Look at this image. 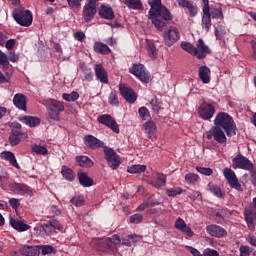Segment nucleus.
Instances as JSON below:
<instances>
[{"label": "nucleus", "instance_id": "1", "mask_svg": "<svg viewBox=\"0 0 256 256\" xmlns=\"http://www.w3.org/2000/svg\"><path fill=\"white\" fill-rule=\"evenodd\" d=\"M149 5L151 7L148 12L149 20L154 24L157 31H163L169 21H173V14H171L167 7L161 4V0H150Z\"/></svg>", "mask_w": 256, "mask_h": 256}, {"label": "nucleus", "instance_id": "2", "mask_svg": "<svg viewBox=\"0 0 256 256\" xmlns=\"http://www.w3.org/2000/svg\"><path fill=\"white\" fill-rule=\"evenodd\" d=\"M214 126L223 129L227 137H235L237 135V124L233 117L226 112H219L214 119Z\"/></svg>", "mask_w": 256, "mask_h": 256}, {"label": "nucleus", "instance_id": "3", "mask_svg": "<svg viewBox=\"0 0 256 256\" xmlns=\"http://www.w3.org/2000/svg\"><path fill=\"white\" fill-rule=\"evenodd\" d=\"M14 21L21 27H31L33 24V13L25 8H16L12 12Z\"/></svg>", "mask_w": 256, "mask_h": 256}, {"label": "nucleus", "instance_id": "4", "mask_svg": "<svg viewBox=\"0 0 256 256\" xmlns=\"http://www.w3.org/2000/svg\"><path fill=\"white\" fill-rule=\"evenodd\" d=\"M22 126L20 123H15L10 131L8 142L11 147H17L23 139H27V133L21 131Z\"/></svg>", "mask_w": 256, "mask_h": 256}, {"label": "nucleus", "instance_id": "5", "mask_svg": "<svg viewBox=\"0 0 256 256\" xmlns=\"http://www.w3.org/2000/svg\"><path fill=\"white\" fill-rule=\"evenodd\" d=\"M103 153L104 159H106L108 166L113 170L119 169V166L121 165V158L117 152H115V150L112 148L105 146Z\"/></svg>", "mask_w": 256, "mask_h": 256}, {"label": "nucleus", "instance_id": "6", "mask_svg": "<svg viewBox=\"0 0 256 256\" xmlns=\"http://www.w3.org/2000/svg\"><path fill=\"white\" fill-rule=\"evenodd\" d=\"M206 139H214V141L220 145H225L227 143V136L225 135V131H223V128L215 125L212 126L208 132H206Z\"/></svg>", "mask_w": 256, "mask_h": 256}, {"label": "nucleus", "instance_id": "7", "mask_svg": "<svg viewBox=\"0 0 256 256\" xmlns=\"http://www.w3.org/2000/svg\"><path fill=\"white\" fill-rule=\"evenodd\" d=\"M215 105L217 103H207L204 102L198 107V115L201 119L204 121H209V119H213V116L215 115Z\"/></svg>", "mask_w": 256, "mask_h": 256}, {"label": "nucleus", "instance_id": "8", "mask_svg": "<svg viewBox=\"0 0 256 256\" xmlns=\"http://www.w3.org/2000/svg\"><path fill=\"white\" fill-rule=\"evenodd\" d=\"M255 164L249 160V158L243 156L242 154H238L236 157L232 159V167L233 169H242L243 171H249L253 169Z\"/></svg>", "mask_w": 256, "mask_h": 256}, {"label": "nucleus", "instance_id": "9", "mask_svg": "<svg viewBox=\"0 0 256 256\" xmlns=\"http://www.w3.org/2000/svg\"><path fill=\"white\" fill-rule=\"evenodd\" d=\"M49 115L54 121H59V115L65 111V106L63 102L57 101L55 99L49 100Z\"/></svg>", "mask_w": 256, "mask_h": 256}, {"label": "nucleus", "instance_id": "10", "mask_svg": "<svg viewBox=\"0 0 256 256\" xmlns=\"http://www.w3.org/2000/svg\"><path fill=\"white\" fill-rule=\"evenodd\" d=\"M163 39L167 47H173L175 42L180 39L179 29L175 26H170L166 31H164Z\"/></svg>", "mask_w": 256, "mask_h": 256}, {"label": "nucleus", "instance_id": "11", "mask_svg": "<svg viewBox=\"0 0 256 256\" xmlns=\"http://www.w3.org/2000/svg\"><path fill=\"white\" fill-rule=\"evenodd\" d=\"M130 73L135 75L142 83H149L151 79L149 72H147L143 64H134L132 69H130Z\"/></svg>", "mask_w": 256, "mask_h": 256}, {"label": "nucleus", "instance_id": "12", "mask_svg": "<svg viewBox=\"0 0 256 256\" xmlns=\"http://www.w3.org/2000/svg\"><path fill=\"white\" fill-rule=\"evenodd\" d=\"M223 173L231 189H236V191H243V186H241V183H239V179L237 178L235 171H233L231 168H225Z\"/></svg>", "mask_w": 256, "mask_h": 256}, {"label": "nucleus", "instance_id": "13", "mask_svg": "<svg viewBox=\"0 0 256 256\" xmlns=\"http://www.w3.org/2000/svg\"><path fill=\"white\" fill-rule=\"evenodd\" d=\"M97 121L101 125H105L109 129H111V131H113L114 133H119L120 131L119 124H117V121H115L113 116L110 114H102L98 116Z\"/></svg>", "mask_w": 256, "mask_h": 256}, {"label": "nucleus", "instance_id": "14", "mask_svg": "<svg viewBox=\"0 0 256 256\" xmlns=\"http://www.w3.org/2000/svg\"><path fill=\"white\" fill-rule=\"evenodd\" d=\"M119 91L123 99L130 105H133L137 101V93L131 87L126 84H119Z\"/></svg>", "mask_w": 256, "mask_h": 256}, {"label": "nucleus", "instance_id": "15", "mask_svg": "<svg viewBox=\"0 0 256 256\" xmlns=\"http://www.w3.org/2000/svg\"><path fill=\"white\" fill-rule=\"evenodd\" d=\"M84 141V145L88 148V149H92V151H95V149H100L101 147L105 148V143L101 140H99V138L88 134L85 135L83 138Z\"/></svg>", "mask_w": 256, "mask_h": 256}, {"label": "nucleus", "instance_id": "16", "mask_svg": "<svg viewBox=\"0 0 256 256\" xmlns=\"http://www.w3.org/2000/svg\"><path fill=\"white\" fill-rule=\"evenodd\" d=\"M95 15H97V7H95V3L89 1L83 7L82 17L86 23H91L95 19Z\"/></svg>", "mask_w": 256, "mask_h": 256}, {"label": "nucleus", "instance_id": "17", "mask_svg": "<svg viewBox=\"0 0 256 256\" xmlns=\"http://www.w3.org/2000/svg\"><path fill=\"white\" fill-rule=\"evenodd\" d=\"M208 55H211V48L205 44V41L203 39H198L196 44V53L195 57L199 60L205 59Z\"/></svg>", "mask_w": 256, "mask_h": 256}, {"label": "nucleus", "instance_id": "18", "mask_svg": "<svg viewBox=\"0 0 256 256\" xmlns=\"http://www.w3.org/2000/svg\"><path fill=\"white\" fill-rule=\"evenodd\" d=\"M94 73L97 81L102 83L103 85H108L109 83V74H107V70L101 64L94 65Z\"/></svg>", "mask_w": 256, "mask_h": 256}, {"label": "nucleus", "instance_id": "19", "mask_svg": "<svg viewBox=\"0 0 256 256\" xmlns=\"http://www.w3.org/2000/svg\"><path fill=\"white\" fill-rule=\"evenodd\" d=\"M9 187L13 193H17L18 195H33L31 187H29L27 184L13 182L9 184Z\"/></svg>", "mask_w": 256, "mask_h": 256}, {"label": "nucleus", "instance_id": "20", "mask_svg": "<svg viewBox=\"0 0 256 256\" xmlns=\"http://www.w3.org/2000/svg\"><path fill=\"white\" fill-rule=\"evenodd\" d=\"M41 229L46 235H53L55 231H63V225L58 220H50L47 224L41 226Z\"/></svg>", "mask_w": 256, "mask_h": 256}, {"label": "nucleus", "instance_id": "21", "mask_svg": "<svg viewBox=\"0 0 256 256\" xmlns=\"http://www.w3.org/2000/svg\"><path fill=\"white\" fill-rule=\"evenodd\" d=\"M206 231L211 237H217L218 239L227 236V230L216 224L208 225Z\"/></svg>", "mask_w": 256, "mask_h": 256}, {"label": "nucleus", "instance_id": "22", "mask_svg": "<svg viewBox=\"0 0 256 256\" xmlns=\"http://www.w3.org/2000/svg\"><path fill=\"white\" fill-rule=\"evenodd\" d=\"M179 7H183L188 9L190 17H196L197 13H199V8L195 3L189 0H177Z\"/></svg>", "mask_w": 256, "mask_h": 256}, {"label": "nucleus", "instance_id": "23", "mask_svg": "<svg viewBox=\"0 0 256 256\" xmlns=\"http://www.w3.org/2000/svg\"><path fill=\"white\" fill-rule=\"evenodd\" d=\"M13 103L17 109H20V111H27V96H25L24 94H15L13 98Z\"/></svg>", "mask_w": 256, "mask_h": 256}, {"label": "nucleus", "instance_id": "24", "mask_svg": "<svg viewBox=\"0 0 256 256\" xmlns=\"http://www.w3.org/2000/svg\"><path fill=\"white\" fill-rule=\"evenodd\" d=\"M175 228L178 229V231H182V233H185L188 237H193L195 233L191 229V227L187 226V223H185V220L182 218H177L175 221Z\"/></svg>", "mask_w": 256, "mask_h": 256}, {"label": "nucleus", "instance_id": "25", "mask_svg": "<svg viewBox=\"0 0 256 256\" xmlns=\"http://www.w3.org/2000/svg\"><path fill=\"white\" fill-rule=\"evenodd\" d=\"M21 255L25 256H39L41 255V247L24 245L19 249Z\"/></svg>", "mask_w": 256, "mask_h": 256}, {"label": "nucleus", "instance_id": "26", "mask_svg": "<svg viewBox=\"0 0 256 256\" xmlns=\"http://www.w3.org/2000/svg\"><path fill=\"white\" fill-rule=\"evenodd\" d=\"M245 221L248 225L250 231H255V220H256V212L253 209H245L244 211Z\"/></svg>", "mask_w": 256, "mask_h": 256}, {"label": "nucleus", "instance_id": "27", "mask_svg": "<svg viewBox=\"0 0 256 256\" xmlns=\"http://www.w3.org/2000/svg\"><path fill=\"white\" fill-rule=\"evenodd\" d=\"M202 28L205 29L206 32L211 30V8H202Z\"/></svg>", "mask_w": 256, "mask_h": 256}, {"label": "nucleus", "instance_id": "28", "mask_svg": "<svg viewBox=\"0 0 256 256\" xmlns=\"http://www.w3.org/2000/svg\"><path fill=\"white\" fill-rule=\"evenodd\" d=\"M98 13L102 19H107L108 21L115 19V12L111 6L101 5Z\"/></svg>", "mask_w": 256, "mask_h": 256}, {"label": "nucleus", "instance_id": "29", "mask_svg": "<svg viewBox=\"0 0 256 256\" xmlns=\"http://www.w3.org/2000/svg\"><path fill=\"white\" fill-rule=\"evenodd\" d=\"M10 225L13 229L19 232L29 231V229H31L29 224L15 218H10Z\"/></svg>", "mask_w": 256, "mask_h": 256}, {"label": "nucleus", "instance_id": "30", "mask_svg": "<svg viewBox=\"0 0 256 256\" xmlns=\"http://www.w3.org/2000/svg\"><path fill=\"white\" fill-rule=\"evenodd\" d=\"M19 121L28 127H38V125H41V119L35 116H21Z\"/></svg>", "mask_w": 256, "mask_h": 256}, {"label": "nucleus", "instance_id": "31", "mask_svg": "<svg viewBox=\"0 0 256 256\" xmlns=\"http://www.w3.org/2000/svg\"><path fill=\"white\" fill-rule=\"evenodd\" d=\"M77 178L82 187H93V179L87 175V172H78Z\"/></svg>", "mask_w": 256, "mask_h": 256}, {"label": "nucleus", "instance_id": "32", "mask_svg": "<svg viewBox=\"0 0 256 256\" xmlns=\"http://www.w3.org/2000/svg\"><path fill=\"white\" fill-rule=\"evenodd\" d=\"M75 161L79 167H85L86 169H89L95 165V162H93V160H91V158L88 156H76Z\"/></svg>", "mask_w": 256, "mask_h": 256}, {"label": "nucleus", "instance_id": "33", "mask_svg": "<svg viewBox=\"0 0 256 256\" xmlns=\"http://www.w3.org/2000/svg\"><path fill=\"white\" fill-rule=\"evenodd\" d=\"M199 78L201 79L202 83H211V69L207 66H201L199 68Z\"/></svg>", "mask_w": 256, "mask_h": 256}, {"label": "nucleus", "instance_id": "34", "mask_svg": "<svg viewBox=\"0 0 256 256\" xmlns=\"http://www.w3.org/2000/svg\"><path fill=\"white\" fill-rule=\"evenodd\" d=\"M1 157L10 163L12 167L19 169V163H17V158H15V154L11 151H4L1 153Z\"/></svg>", "mask_w": 256, "mask_h": 256}, {"label": "nucleus", "instance_id": "35", "mask_svg": "<svg viewBox=\"0 0 256 256\" xmlns=\"http://www.w3.org/2000/svg\"><path fill=\"white\" fill-rule=\"evenodd\" d=\"M1 157L10 163L12 167L19 169V163H17V158H15V154L11 151H4L1 153Z\"/></svg>", "mask_w": 256, "mask_h": 256}, {"label": "nucleus", "instance_id": "36", "mask_svg": "<svg viewBox=\"0 0 256 256\" xmlns=\"http://www.w3.org/2000/svg\"><path fill=\"white\" fill-rule=\"evenodd\" d=\"M1 157L10 163L12 167L19 169V163H17V158H15V154L11 151H4L1 153Z\"/></svg>", "mask_w": 256, "mask_h": 256}, {"label": "nucleus", "instance_id": "37", "mask_svg": "<svg viewBox=\"0 0 256 256\" xmlns=\"http://www.w3.org/2000/svg\"><path fill=\"white\" fill-rule=\"evenodd\" d=\"M94 51L100 55H109V53H111V48H109V46L103 42H95Z\"/></svg>", "mask_w": 256, "mask_h": 256}, {"label": "nucleus", "instance_id": "38", "mask_svg": "<svg viewBox=\"0 0 256 256\" xmlns=\"http://www.w3.org/2000/svg\"><path fill=\"white\" fill-rule=\"evenodd\" d=\"M208 191L218 199H225V192L217 184H208Z\"/></svg>", "mask_w": 256, "mask_h": 256}, {"label": "nucleus", "instance_id": "39", "mask_svg": "<svg viewBox=\"0 0 256 256\" xmlns=\"http://www.w3.org/2000/svg\"><path fill=\"white\" fill-rule=\"evenodd\" d=\"M151 185L156 189H161L167 185V176L163 173H157V179L151 182Z\"/></svg>", "mask_w": 256, "mask_h": 256}, {"label": "nucleus", "instance_id": "40", "mask_svg": "<svg viewBox=\"0 0 256 256\" xmlns=\"http://www.w3.org/2000/svg\"><path fill=\"white\" fill-rule=\"evenodd\" d=\"M145 127V133H147L149 139H153L155 137V132L157 131V126L155 125V122L148 121L144 124Z\"/></svg>", "mask_w": 256, "mask_h": 256}, {"label": "nucleus", "instance_id": "41", "mask_svg": "<svg viewBox=\"0 0 256 256\" xmlns=\"http://www.w3.org/2000/svg\"><path fill=\"white\" fill-rule=\"evenodd\" d=\"M124 3L129 9H134L137 11L143 10V3L141 0H125Z\"/></svg>", "mask_w": 256, "mask_h": 256}, {"label": "nucleus", "instance_id": "42", "mask_svg": "<svg viewBox=\"0 0 256 256\" xmlns=\"http://www.w3.org/2000/svg\"><path fill=\"white\" fill-rule=\"evenodd\" d=\"M117 245H121V238L119 235H113L112 237L108 238L107 247L115 251L117 249Z\"/></svg>", "mask_w": 256, "mask_h": 256}, {"label": "nucleus", "instance_id": "43", "mask_svg": "<svg viewBox=\"0 0 256 256\" xmlns=\"http://www.w3.org/2000/svg\"><path fill=\"white\" fill-rule=\"evenodd\" d=\"M147 42V51L148 55L151 59H157L158 52H157V46H155V43L146 40Z\"/></svg>", "mask_w": 256, "mask_h": 256}, {"label": "nucleus", "instance_id": "44", "mask_svg": "<svg viewBox=\"0 0 256 256\" xmlns=\"http://www.w3.org/2000/svg\"><path fill=\"white\" fill-rule=\"evenodd\" d=\"M61 173L66 181H73L75 179V174L73 173V170L71 168H68L67 166H62Z\"/></svg>", "mask_w": 256, "mask_h": 256}, {"label": "nucleus", "instance_id": "45", "mask_svg": "<svg viewBox=\"0 0 256 256\" xmlns=\"http://www.w3.org/2000/svg\"><path fill=\"white\" fill-rule=\"evenodd\" d=\"M181 47L184 51H186L187 53H189L190 55H193V57H195V53H197L196 46H194L190 42H182Z\"/></svg>", "mask_w": 256, "mask_h": 256}, {"label": "nucleus", "instance_id": "46", "mask_svg": "<svg viewBox=\"0 0 256 256\" xmlns=\"http://www.w3.org/2000/svg\"><path fill=\"white\" fill-rule=\"evenodd\" d=\"M0 69L7 71L9 69V58L6 56L5 52L0 50Z\"/></svg>", "mask_w": 256, "mask_h": 256}, {"label": "nucleus", "instance_id": "47", "mask_svg": "<svg viewBox=\"0 0 256 256\" xmlns=\"http://www.w3.org/2000/svg\"><path fill=\"white\" fill-rule=\"evenodd\" d=\"M183 193V188L179 186H174L172 188L166 189L167 197H177V195H181Z\"/></svg>", "mask_w": 256, "mask_h": 256}, {"label": "nucleus", "instance_id": "48", "mask_svg": "<svg viewBox=\"0 0 256 256\" xmlns=\"http://www.w3.org/2000/svg\"><path fill=\"white\" fill-rule=\"evenodd\" d=\"M210 17L212 19H223V10L217 7H210Z\"/></svg>", "mask_w": 256, "mask_h": 256}, {"label": "nucleus", "instance_id": "49", "mask_svg": "<svg viewBox=\"0 0 256 256\" xmlns=\"http://www.w3.org/2000/svg\"><path fill=\"white\" fill-rule=\"evenodd\" d=\"M62 99H64V101H67L68 103L75 102L77 101V99H79V94L76 91H72L70 94L64 93L62 95Z\"/></svg>", "mask_w": 256, "mask_h": 256}, {"label": "nucleus", "instance_id": "50", "mask_svg": "<svg viewBox=\"0 0 256 256\" xmlns=\"http://www.w3.org/2000/svg\"><path fill=\"white\" fill-rule=\"evenodd\" d=\"M108 102L112 107H119V96H117V91H112L109 94Z\"/></svg>", "mask_w": 256, "mask_h": 256}, {"label": "nucleus", "instance_id": "51", "mask_svg": "<svg viewBox=\"0 0 256 256\" xmlns=\"http://www.w3.org/2000/svg\"><path fill=\"white\" fill-rule=\"evenodd\" d=\"M147 170V166L145 165H141V164H137V165H133L131 167L128 168V173H145V171Z\"/></svg>", "mask_w": 256, "mask_h": 256}, {"label": "nucleus", "instance_id": "52", "mask_svg": "<svg viewBox=\"0 0 256 256\" xmlns=\"http://www.w3.org/2000/svg\"><path fill=\"white\" fill-rule=\"evenodd\" d=\"M31 149L33 153H36V155H47V153H49V150H47V148L37 144H33L31 146Z\"/></svg>", "mask_w": 256, "mask_h": 256}, {"label": "nucleus", "instance_id": "53", "mask_svg": "<svg viewBox=\"0 0 256 256\" xmlns=\"http://www.w3.org/2000/svg\"><path fill=\"white\" fill-rule=\"evenodd\" d=\"M185 181L188 185H195V183H199V175L195 173H188L185 175Z\"/></svg>", "mask_w": 256, "mask_h": 256}, {"label": "nucleus", "instance_id": "54", "mask_svg": "<svg viewBox=\"0 0 256 256\" xmlns=\"http://www.w3.org/2000/svg\"><path fill=\"white\" fill-rule=\"evenodd\" d=\"M161 105L163 104L157 98L152 99L150 102V107L154 113H159L161 111Z\"/></svg>", "mask_w": 256, "mask_h": 256}, {"label": "nucleus", "instance_id": "55", "mask_svg": "<svg viewBox=\"0 0 256 256\" xmlns=\"http://www.w3.org/2000/svg\"><path fill=\"white\" fill-rule=\"evenodd\" d=\"M40 247V253L42 255H51V253H55V248L51 245H41Z\"/></svg>", "mask_w": 256, "mask_h": 256}, {"label": "nucleus", "instance_id": "56", "mask_svg": "<svg viewBox=\"0 0 256 256\" xmlns=\"http://www.w3.org/2000/svg\"><path fill=\"white\" fill-rule=\"evenodd\" d=\"M70 203L72 205H75V207H81L85 203V197L79 195V196H74L71 200Z\"/></svg>", "mask_w": 256, "mask_h": 256}, {"label": "nucleus", "instance_id": "57", "mask_svg": "<svg viewBox=\"0 0 256 256\" xmlns=\"http://www.w3.org/2000/svg\"><path fill=\"white\" fill-rule=\"evenodd\" d=\"M138 113L141 119H143L144 121H147V119L151 117V115L149 114V109H147V107H140L138 109Z\"/></svg>", "mask_w": 256, "mask_h": 256}, {"label": "nucleus", "instance_id": "58", "mask_svg": "<svg viewBox=\"0 0 256 256\" xmlns=\"http://www.w3.org/2000/svg\"><path fill=\"white\" fill-rule=\"evenodd\" d=\"M129 221L130 223H134L135 225H138V223H143V214H134L130 216Z\"/></svg>", "mask_w": 256, "mask_h": 256}, {"label": "nucleus", "instance_id": "59", "mask_svg": "<svg viewBox=\"0 0 256 256\" xmlns=\"http://www.w3.org/2000/svg\"><path fill=\"white\" fill-rule=\"evenodd\" d=\"M196 170L198 171V173H201L202 175H206L207 177L213 175V169L211 168L197 166Z\"/></svg>", "mask_w": 256, "mask_h": 256}, {"label": "nucleus", "instance_id": "60", "mask_svg": "<svg viewBox=\"0 0 256 256\" xmlns=\"http://www.w3.org/2000/svg\"><path fill=\"white\" fill-rule=\"evenodd\" d=\"M227 31L225 30V27L219 26L218 28L215 29V36L217 39H221L222 37H225Z\"/></svg>", "mask_w": 256, "mask_h": 256}, {"label": "nucleus", "instance_id": "61", "mask_svg": "<svg viewBox=\"0 0 256 256\" xmlns=\"http://www.w3.org/2000/svg\"><path fill=\"white\" fill-rule=\"evenodd\" d=\"M239 251H240V256L251 255V247H249V246L241 245L239 248Z\"/></svg>", "mask_w": 256, "mask_h": 256}, {"label": "nucleus", "instance_id": "62", "mask_svg": "<svg viewBox=\"0 0 256 256\" xmlns=\"http://www.w3.org/2000/svg\"><path fill=\"white\" fill-rule=\"evenodd\" d=\"M186 249L193 256H205V252H203V254H201V252H199V250H197V248H194L193 246H186Z\"/></svg>", "mask_w": 256, "mask_h": 256}, {"label": "nucleus", "instance_id": "63", "mask_svg": "<svg viewBox=\"0 0 256 256\" xmlns=\"http://www.w3.org/2000/svg\"><path fill=\"white\" fill-rule=\"evenodd\" d=\"M250 171V181L254 187H256V167L255 165L253 166L252 169L248 170Z\"/></svg>", "mask_w": 256, "mask_h": 256}, {"label": "nucleus", "instance_id": "64", "mask_svg": "<svg viewBox=\"0 0 256 256\" xmlns=\"http://www.w3.org/2000/svg\"><path fill=\"white\" fill-rule=\"evenodd\" d=\"M204 256H219V252L217 250L207 248L204 250Z\"/></svg>", "mask_w": 256, "mask_h": 256}]
</instances>
